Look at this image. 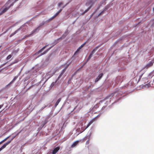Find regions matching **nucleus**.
Wrapping results in <instances>:
<instances>
[{"mask_svg":"<svg viewBox=\"0 0 154 154\" xmlns=\"http://www.w3.org/2000/svg\"><path fill=\"white\" fill-rule=\"evenodd\" d=\"M12 54H9V55H8L7 56V57H6V59L7 60H9V59H10L12 57Z\"/></svg>","mask_w":154,"mask_h":154,"instance_id":"nucleus-40","label":"nucleus"},{"mask_svg":"<svg viewBox=\"0 0 154 154\" xmlns=\"http://www.w3.org/2000/svg\"><path fill=\"white\" fill-rule=\"evenodd\" d=\"M75 59V57L74 56H72V57L69 59L67 62V65L66 67L64 68L66 70L68 68L69 65Z\"/></svg>","mask_w":154,"mask_h":154,"instance_id":"nucleus-10","label":"nucleus"},{"mask_svg":"<svg viewBox=\"0 0 154 154\" xmlns=\"http://www.w3.org/2000/svg\"><path fill=\"white\" fill-rule=\"evenodd\" d=\"M103 76V73H100L98 76V77L95 80L94 82L96 83L100 80L102 78Z\"/></svg>","mask_w":154,"mask_h":154,"instance_id":"nucleus-17","label":"nucleus"},{"mask_svg":"<svg viewBox=\"0 0 154 154\" xmlns=\"http://www.w3.org/2000/svg\"><path fill=\"white\" fill-rule=\"evenodd\" d=\"M42 128H43V127H42L40 125V127L38 128V131H40V130H41L42 129Z\"/></svg>","mask_w":154,"mask_h":154,"instance_id":"nucleus-52","label":"nucleus"},{"mask_svg":"<svg viewBox=\"0 0 154 154\" xmlns=\"http://www.w3.org/2000/svg\"><path fill=\"white\" fill-rule=\"evenodd\" d=\"M105 0H103L100 3V6H102V5L103 4L104 5V3L105 2Z\"/></svg>","mask_w":154,"mask_h":154,"instance_id":"nucleus-45","label":"nucleus"},{"mask_svg":"<svg viewBox=\"0 0 154 154\" xmlns=\"http://www.w3.org/2000/svg\"><path fill=\"white\" fill-rule=\"evenodd\" d=\"M69 31L68 29H66V31L61 36V37L59 38V39H61V40L63 39H64L66 36L68 34H69Z\"/></svg>","mask_w":154,"mask_h":154,"instance_id":"nucleus-16","label":"nucleus"},{"mask_svg":"<svg viewBox=\"0 0 154 154\" xmlns=\"http://www.w3.org/2000/svg\"><path fill=\"white\" fill-rule=\"evenodd\" d=\"M56 17L54 15L53 16H52L50 18H49L47 20V22H48L54 19Z\"/></svg>","mask_w":154,"mask_h":154,"instance_id":"nucleus-34","label":"nucleus"},{"mask_svg":"<svg viewBox=\"0 0 154 154\" xmlns=\"http://www.w3.org/2000/svg\"><path fill=\"white\" fill-rule=\"evenodd\" d=\"M57 81V80H56V81L55 82H53L51 84V85L50 86V88H51L53 87H54Z\"/></svg>","mask_w":154,"mask_h":154,"instance_id":"nucleus-31","label":"nucleus"},{"mask_svg":"<svg viewBox=\"0 0 154 154\" xmlns=\"http://www.w3.org/2000/svg\"><path fill=\"white\" fill-rule=\"evenodd\" d=\"M46 47H45V46H44L42 48V49L43 50H44L46 48Z\"/></svg>","mask_w":154,"mask_h":154,"instance_id":"nucleus-64","label":"nucleus"},{"mask_svg":"<svg viewBox=\"0 0 154 154\" xmlns=\"http://www.w3.org/2000/svg\"><path fill=\"white\" fill-rule=\"evenodd\" d=\"M6 64V63H3L0 66V68Z\"/></svg>","mask_w":154,"mask_h":154,"instance_id":"nucleus-55","label":"nucleus"},{"mask_svg":"<svg viewBox=\"0 0 154 154\" xmlns=\"http://www.w3.org/2000/svg\"><path fill=\"white\" fill-rule=\"evenodd\" d=\"M105 11L103 10L97 16V17H98L99 16L102 15Z\"/></svg>","mask_w":154,"mask_h":154,"instance_id":"nucleus-41","label":"nucleus"},{"mask_svg":"<svg viewBox=\"0 0 154 154\" xmlns=\"http://www.w3.org/2000/svg\"><path fill=\"white\" fill-rule=\"evenodd\" d=\"M123 77L121 76H117L115 79L116 83L117 84L121 83L123 80Z\"/></svg>","mask_w":154,"mask_h":154,"instance_id":"nucleus-11","label":"nucleus"},{"mask_svg":"<svg viewBox=\"0 0 154 154\" xmlns=\"http://www.w3.org/2000/svg\"><path fill=\"white\" fill-rule=\"evenodd\" d=\"M43 50L41 48L40 50H39L38 51L36 52L35 54V55H37L39 54L40 53H41L43 51Z\"/></svg>","mask_w":154,"mask_h":154,"instance_id":"nucleus-33","label":"nucleus"},{"mask_svg":"<svg viewBox=\"0 0 154 154\" xmlns=\"http://www.w3.org/2000/svg\"><path fill=\"white\" fill-rule=\"evenodd\" d=\"M101 46V45H98L91 52L92 53L94 54L95 52L97 51V49Z\"/></svg>","mask_w":154,"mask_h":154,"instance_id":"nucleus-23","label":"nucleus"},{"mask_svg":"<svg viewBox=\"0 0 154 154\" xmlns=\"http://www.w3.org/2000/svg\"><path fill=\"white\" fill-rule=\"evenodd\" d=\"M63 5V3L62 2H59L57 5V9L60 8V9L59 11H60V12H61L63 9L64 8V7L62 6H61L62 5Z\"/></svg>","mask_w":154,"mask_h":154,"instance_id":"nucleus-14","label":"nucleus"},{"mask_svg":"<svg viewBox=\"0 0 154 154\" xmlns=\"http://www.w3.org/2000/svg\"><path fill=\"white\" fill-rule=\"evenodd\" d=\"M54 74V73H52L51 72H49L47 73L44 77H43L42 80L40 82V83H41L42 82H44L42 84L43 85L47 81V80L51 77Z\"/></svg>","mask_w":154,"mask_h":154,"instance_id":"nucleus-4","label":"nucleus"},{"mask_svg":"<svg viewBox=\"0 0 154 154\" xmlns=\"http://www.w3.org/2000/svg\"><path fill=\"white\" fill-rule=\"evenodd\" d=\"M68 3H67L65 5H63V7H64V8L65 7H66V6L68 5Z\"/></svg>","mask_w":154,"mask_h":154,"instance_id":"nucleus-59","label":"nucleus"},{"mask_svg":"<svg viewBox=\"0 0 154 154\" xmlns=\"http://www.w3.org/2000/svg\"><path fill=\"white\" fill-rule=\"evenodd\" d=\"M142 23V22L141 21H139V22H138V23H136V24H134V27H136L138 25H140V24H141Z\"/></svg>","mask_w":154,"mask_h":154,"instance_id":"nucleus-38","label":"nucleus"},{"mask_svg":"<svg viewBox=\"0 0 154 154\" xmlns=\"http://www.w3.org/2000/svg\"><path fill=\"white\" fill-rule=\"evenodd\" d=\"M61 40V39H59V38H57V39L55 40L52 43V46L49 47V48L46 49V50H45L44 52H43L42 53H41V54H39L36 58H38L39 57H40L45 54L47 53L48 51L50 50L53 47H54L55 45L57 44V43H58L59 42V41Z\"/></svg>","mask_w":154,"mask_h":154,"instance_id":"nucleus-3","label":"nucleus"},{"mask_svg":"<svg viewBox=\"0 0 154 154\" xmlns=\"http://www.w3.org/2000/svg\"><path fill=\"white\" fill-rule=\"evenodd\" d=\"M10 137V136H9L8 137H6L5 138V139H4L3 140H2V141H1V142L2 143H2H3L5 141Z\"/></svg>","mask_w":154,"mask_h":154,"instance_id":"nucleus-39","label":"nucleus"},{"mask_svg":"<svg viewBox=\"0 0 154 154\" xmlns=\"http://www.w3.org/2000/svg\"><path fill=\"white\" fill-rule=\"evenodd\" d=\"M87 62H86V61L85 60V62L82 65L81 67L79 69H78V70L82 68L87 63Z\"/></svg>","mask_w":154,"mask_h":154,"instance_id":"nucleus-36","label":"nucleus"},{"mask_svg":"<svg viewBox=\"0 0 154 154\" xmlns=\"http://www.w3.org/2000/svg\"><path fill=\"white\" fill-rule=\"evenodd\" d=\"M14 4V3L13 2L11 4L9 5H8V4L7 3L5 4L4 5V6L5 7V8L3 9L2 8L0 9V15H1L7 12V11Z\"/></svg>","mask_w":154,"mask_h":154,"instance_id":"nucleus-5","label":"nucleus"},{"mask_svg":"<svg viewBox=\"0 0 154 154\" xmlns=\"http://www.w3.org/2000/svg\"><path fill=\"white\" fill-rule=\"evenodd\" d=\"M87 42V41L84 43L82 45L76 50V51L74 53V55L73 56H75V55L77 54L80 51V50L81 48H83L84 46L85 45L86 43Z\"/></svg>","mask_w":154,"mask_h":154,"instance_id":"nucleus-13","label":"nucleus"},{"mask_svg":"<svg viewBox=\"0 0 154 154\" xmlns=\"http://www.w3.org/2000/svg\"><path fill=\"white\" fill-rule=\"evenodd\" d=\"M154 63V60H152L150 61H149L148 63H147L146 65L143 68V69L146 71L147 69H148L150 67L153 65Z\"/></svg>","mask_w":154,"mask_h":154,"instance_id":"nucleus-9","label":"nucleus"},{"mask_svg":"<svg viewBox=\"0 0 154 154\" xmlns=\"http://www.w3.org/2000/svg\"><path fill=\"white\" fill-rule=\"evenodd\" d=\"M93 85L91 84L90 85H89V86H88L85 89V90H88L89 89H90L91 87H93Z\"/></svg>","mask_w":154,"mask_h":154,"instance_id":"nucleus-42","label":"nucleus"},{"mask_svg":"<svg viewBox=\"0 0 154 154\" xmlns=\"http://www.w3.org/2000/svg\"><path fill=\"white\" fill-rule=\"evenodd\" d=\"M63 74L61 72L57 79V81H58L61 77Z\"/></svg>","mask_w":154,"mask_h":154,"instance_id":"nucleus-43","label":"nucleus"},{"mask_svg":"<svg viewBox=\"0 0 154 154\" xmlns=\"http://www.w3.org/2000/svg\"><path fill=\"white\" fill-rule=\"evenodd\" d=\"M21 71H20L18 74L13 79V80L8 85L9 86L10 85L12 84L14 81L18 78V76L20 75Z\"/></svg>","mask_w":154,"mask_h":154,"instance_id":"nucleus-15","label":"nucleus"},{"mask_svg":"<svg viewBox=\"0 0 154 154\" xmlns=\"http://www.w3.org/2000/svg\"><path fill=\"white\" fill-rule=\"evenodd\" d=\"M20 133V132H19V133H18L15 136H14L13 138H12L11 140H9L8 141V142H9V144H10L11 141L16 137L17 135H18Z\"/></svg>","mask_w":154,"mask_h":154,"instance_id":"nucleus-37","label":"nucleus"},{"mask_svg":"<svg viewBox=\"0 0 154 154\" xmlns=\"http://www.w3.org/2000/svg\"><path fill=\"white\" fill-rule=\"evenodd\" d=\"M66 70L64 69H63L62 71V72H61V73H62L63 74H64V73L65 72V71H66Z\"/></svg>","mask_w":154,"mask_h":154,"instance_id":"nucleus-54","label":"nucleus"},{"mask_svg":"<svg viewBox=\"0 0 154 154\" xmlns=\"http://www.w3.org/2000/svg\"><path fill=\"white\" fill-rule=\"evenodd\" d=\"M85 128V126H83V123H80L78 127L77 128L76 131H77V132L75 134V136H77L80 133H81L83 132L84 131H82V130L84 129Z\"/></svg>","mask_w":154,"mask_h":154,"instance_id":"nucleus-6","label":"nucleus"},{"mask_svg":"<svg viewBox=\"0 0 154 154\" xmlns=\"http://www.w3.org/2000/svg\"><path fill=\"white\" fill-rule=\"evenodd\" d=\"M106 105L105 106H103L101 110H103L105 108V107H106Z\"/></svg>","mask_w":154,"mask_h":154,"instance_id":"nucleus-57","label":"nucleus"},{"mask_svg":"<svg viewBox=\"0 0 154 154\" xmlns=\"http://www.w3.org/2000/svg\"><path fill=\"white\" fill-rule=\"evenodd\" d=\"M60 11H59L57 12H56L55 14L54 15L56 17L58 15V14L61 12H60Z\"/></svg>","mask_w":154,"mask_h":154,"instance_id":"nucleus-46","label":"nucleus"},{"mask_svg":"<svg viewBox=\"0 0 154 154\" xmlns=\"http://www.w3.org/2000/svg\"><path fill=\"white\" fill-rule=\"evenodd\" d=\"M125 95V94L123 93L122 91L117 90L109 94L104 99L101 100L99 102V103H104L106 106H107L111 103L112 101H113V102L112 103L111 105L108 106V107H110L112 105L118 103L121 98Z\"/></svg>","mask_w":154,"mask_h":154,"instance_id":"nucleus-1","label":"nucleus"},{"mask_svg":"<svg viewBox=\"0 0 154 154\" xmlns=\"http://www.w3.org/2000/svg\"><path fill=\"white\" fill-rule=\"evenodd\" d=\"M9 142H7L4 143L3 145L0 148V152H1L3 149L5 148L6 146L9 144Z\"/></svg>","mask_w":154,"mask_h":154,"instance_id":"nucleus-20","label":"nucleus"},{"mask_svg":"<svg viewBox=\"0 0 154 154\" xmlns=\"http://www.w3.org/2000/svg\"><path fill=\"white\" fill-rule=\"evenodd\" d=\"M92 132L93 131L92 130H90L89 131L87 134V137L89 139L90 138V137L91 136V135H92Z\"/></svg>","mask_w":154,"mask_h":154,"instance_id":"nucleus-24","label":"nucleus"},{"mask_svg":"<svg viewBox=\"0 0 154 154\" xmlns=\"http://www.w3.org/2000/svg\"><path fill=\"white\" fill-rule=\"evenodd\" d=\"M48 23L47 20L43 21L42 23L39 24V26L35 29H34L31 32V34H33L35 32H36L39 31L40 28L42 27L46 23Z\"/></svg>","mask_w":154,"mask_h":154,"instance_id":"nucleus-7","label":"nucleus"},{"mask_svg":"<svg viewBox=\"0 0 154 154\" xmlns=\"http://www.w3.org/2000/svg\"><path fill=\"white\" fill-rule=\"evenodd\" d=\"M48 119H45L44 121H42L40 124V125L43 128L48 123Z\"/></svg>","mask_w":154,"mask_h":154,"instance_id":"nucleus-21","label":"nucleus"},{"mask_svg":"<svg viewBox=\"0 0 154 154\" xmlns=\"http://www.w3.org/2000/svg\"><path fill=\"white\" fill-rule=\"evenodd\" d=\"M101 6H100V5H99V6H98V7H97V9H96V11H97V10H99V9L100 8V7H101Z\"/></svg>","mask_w":154,"mask_h":154,"instance_id":"nucleus-53","label":"nucleus"},{"mask_svg":"<svg viewBox=\"0 0 154 154\" xmlns=\"http://www.w3.org/2000/svg\"><path fill=\"white\" fill-rule=\"evenodd\" d=\"M77 71L75 72L72 75V76H74L77 73Z\"/></svg>","mask_w":154,"mask_h":154,"instance_id":"nucleus-60","label":"nucleus"},{"mask_svg":"<svg viewBox=\"0 0 154 154\" xmlns=\"http://www.w3.org/2000/svg\"><path fill=\"white\" fill-rule=\"evenodd\" d=\"M43 50L41 48L40 50H39L38 51L36 52L35 54V55H37L39 54L40 53H41L43 51Z\"/></svg>","mask_w":154,"mask_h":154,"instance_id":"nucleus-32","label":"nucleus"},{"mask_svg":"<svg viewBox=\"0 0 154 154\" xmlns=\"http://www.w3.org/2000/svg\"><path fill=\"white\" fill-rule=\"evenodd\" d=\"M103 112H100V113H99V114L97 116V118H98L100 116L101 114L103 113Z\"/></svg>","mask_w":154,"mask_h":154,"instance_id":"nucleus-48","label":"nucleus"},{"mask_svg":"<svg viewBox=\"0 0 154 154\" xmlns=\"http://www.w3.org/2000/svg\"><path fill=\"white\" fill-rule=\"evenodd\" d=\"M78 106V105H77V106H76L74 107V109H73V110H72V111H73V110H75V109H76L77 108V106Z\"/></svg>","mask_w":154,"mask_h":154,"instance_id":"nucleus-61","label":"nucleus"},{"mask_svg":"<svg viewBox=\"0 0 154 154\" xmlns=\"http://www.w3.org/2000/svg\"><path fill=\"white\" fill-rule=\"evenodd\" d=\"M19 49L18 48L17 50L13 51L11 53V54L12 55L16 54L19 51Z\"/></svg>","mask_w":154,"mask_h":154,"instance_id":"nucleus-30","label":"nucleus"},{"mask_svg":"<svg viewBox=\"0 0 154 154\" xmlns=\"http://www.w3.org/2000/svg\"><path fill=\"white\" fill-rule=\"evenodd\" d=\"M93 122H92V121H91L85 127V129H83V130H82V131H84L87 128H88L90 125Z\"/></svg>","mask_w":154,"mask_h":154,"instance_id":"nucleus-28","label":"nucleus"},{"mask_svg":"<svg viewBox=\"0 0 154 154\" xmlns=\"http://www.w3.org/2000/svg\"><path fill=\"white\" fill-rule=\"evenodd\" d=\"M61 100V98H59L57 100V101L55 104V105L54 106L55 107H57V106L58 105L60 101Z\"/></svg>","mask_w":154,"mask_h":154,"instance_id":"nucleus-29","label":"nucleus"},{"mask_svg":"<svg viewBox=\"0 0 154 154\" xmlns=\"http://www.w3.org/2000/svg\"><path fill=\"white\" fill-rule=\"evenodd\" d=\"M148 78H147L145 77V78H143L142 79V80L143 81H146L147 80H148Z\"/></svg>","mask_w":154,"mask_h":154,"instance_id":"nucleus-50","label":"nucleus"},{"mask_svg":"<svg viewBox=\"0 0 154 154\" xmlns=\"http://www.w3.org/2000/svg\"><path fill=\"white\" fill-rule=\"evenodd\" d=\"M18 61L17 60H15L13 62H12L10 65H12L18 62Z\"/></svg>","mask_w":154,"mask_h":154,"instance_id":"nucleus-44","label":"nucleus"},{"mask_svg":"<svg viewBox=\"0 0 154 154\" xmlns=\"http://www.w3.org/2000/svg\"><path fill=\"white\" fill-rule=\"evenodd\" d=\"M8 30L9 29H7L2 34H4L6 33L8 31Z\"/></svg>","mask_w":154,"mask_h":154,"instance_id":"nucleus-56","label":"nucleus"},{"mask_svg":"<svg viewBox=\"0 0 154 154\" xmlns=\"http://www.w3.org/2000/svg\"><path fill=\"white\" fill-rule=\"evenodd\" d=\"M79 141H76L74 142H73L72 144V145L71 147L72 148L74 147L78 143H79Z\"/></svg>","mask_w":154,"mask_h":154,"instance_id":"nucleus-27","label":"nucleus"},{"mask_svg":"<svg viewBox=\"0 0 154 154\" xmlns=\"http://www.w3.org/2000/svg\"><path fill=\"white\" fill-rule=\"evenodd\" d=\"M33 86L32 85H31V86H30V87H29L27 89V90H29V89L32 86Z\"/></svg>","mask_w":154,"mask_h":154,"instance_id":"nucleus-63","label":"nucleus"},{"mask_svg":"<svg viewBox=\"0 0 154 154\" xmlns=\"http://www.w3.org/2000/svg\"><path fill=\"white\" fill-rule=\"evenodd\" d=\"M50 56H51V54H50V55H49L47 57L46 59L45 60V62L47 63V64H46V65H48V64L49 63V60H50Z\"/></svg>","mask_w":154,"mask_h":154,"instance_id":"nucleus-25","label":"nucleus"},{"mask_svg":"<svg viewBox=\"0 0 154 154\" xmlns=\"http://www.w3.org/2000/svg\"><path fill=\"white\" fill-rule=\"evenodd\" d=\"M146 71L145 70L143 69V68H142V69L138 73V75H139V78L137 82H138L140 81L143 75Z\"/></svg>","mask_w":154,"mask_h":154,"instance_id":"nucleus-12","label":"nucleus"},{"mask_svg":"<svg viewBox=\"0 0 154 154\" xmlns=\"http://www.w3.org/2000/svg\"><path fill=\"white\" fill-rule=\"evenodd\" d=\"M93 54H94L91 52L87 59L85 60L86 62H88V61L91 59V57H92Z\"/></svg>","mask_w":154,"mask_h":154,"instance_id":"nucleus-26","label":"nucleus"},{"mask_svg":"<svg viewBox=\"0 0 154 154\" xmlns=\"http://www.w3.org/2000/svg\"><path fill=\"white\" fill-rule=\"evenodd\" d=\"M21 29V27L19 28L17 30H16V31H15L14 32L12 33L10 36V37H11L14 36V35H15V34H16Z\"/></svg>","mask_w":154,"mask_h":154,"instance_id":"nucleus-22","label":"nucleus"},{"mask_svg":"<svg viewBox=\"0 0 154 154\" xmlns=\"http://www.w3.org/2000/svg\"><path fill=\"white\" fill-rule=\"evenodd\" d=\"M60 149V147L57 146L56 147L54 148V149L52 150L51 152L52 154H55Z\"/></svg>","mask_w":154,"mask_h":154,"instance_id":"nucleus-18","label":"nucleus"},{"mask_svg":"<svg viewBox=\"0 0 154 154\" xmlns=\"http://www.w3.org/2000/svg\"><path fill=\"white\" fill-rule=\"evenodd\" d=\"M9 86L7 85L5 87L0 90V97H2L7 93L8 91V87Z\"/></svg>","mask_w":154,"mask_h":154,"instance_id":"nucleus-8","label":"nucleus"},{"mask_svg":"<svg viewBox=\"0 0 154 154\" xmlns=\"http://www.w3.org/2000/svg\"><path fill=\"white\" fill-rule=\"evenodd\" d=\"M97 120V119L95 118V117L93 119H92L91 121L93 122L94 121H95Z\"/></svg>","mask_w":154,"mask_h":154,"instance_id":"nucleus-51","label":"nucleus"},{"mask_svg":"<svg viewBox=\"0 0 154 154\" xmlns=\"http://www.w3.org/2000/svg\"><path fill=\"white\" fill-rule=\"evenodd\" d=\"M145 86H147V88L149 87L150 86V84L149 83H148L147 84H146V82H145Z\"/></svg>","mask_w":154,"mask_h":154,"instance_id":"nucleus-49","label":"nucleus"},{"mask_svg":"<svg viewBox=\"0 0 154 154\" xmlns=\"http://www.w3.org/2000/svg\"><path fill=\"white\" fill-rule=\"evenodd\" d=\"M96 90H97V89H94L93 90H91L90 93L91 94H92L93 93V92H96Z\"/></svg>","mask_w":154,"mask_h":154,"instance_id":"nucleus-47","label":"nucleus"},{"mask_svg":"<svg viewBox=\"0 0 154 154\" xmlns=\"http://www.w3.org/2000/svg\"><path fill=\"white\" fill-rule=\"evenodd\" d=\"M3 106V104H1L0 105V109Z\"/></svg>","mask_w":154,"mask_h":154,"instance_id":"nucleus-62","label":"nucleus"},{"mask_svg":"<svg viewBox=\"0 0 154 154\" xmlns=\"http://www.w3.org/2000/svg\"><path fill=\"white\" fill-rule=\"evenodd\" d=\"M101 103H99V102L97 103V104L95 105L92 108H91L90 109L91 111H94V109L98 108L99 107L100 105L99 104Z\"/></svg>","mask_w":154,"mask_h":154,"instance_id":"nucleus-19","label":"nucleus"},{"mask_svg":"<svg viewBox=\"0 0 154 154\" xmlns=\"http://www.w3.org/2000/svg\"><path fill=\"white\" fill-rule=\"evenodd\" d=\"M110 7L109 5H107L104 7L103 10L105 11H106Z\"/></svg>","mask_w":154,"mask_h":154,"instance_id":"nucleus-35","label":"nucleus"},{"mask_svg":"<svg viewBox=\"0 0 154 154\" xmlns=\"http://www.w3.org/2000/svg\"><path fill=\"white\" fill-rule=\"evenodd\" d=\"M97 1L98 0H89L87 1L85 4V6L88 7V8L84 11L83 9H81L80 11L82 13H80V15H83L87 13L94 5L95 2Z\"/></svg>","mask_w":154,"mask_h":154,"instance_id":"nucleus-2","label":"nucleus"},{"mask_svg":"<svg viewBox=\"0 0 154 154\" xmlns=\"http://www.w3.org/2000/svg\"><path fill=\"white\" fill-rule=\"evenodd\" d=\"M46 107V106H44V107H42L41 108V109H40V110L41 111H42V110L45 107Z\"/></svg>","mask_w":154,"mask_h":154,"instance_id":"nucleus-58","label":"nucleus"}]
</instances>
